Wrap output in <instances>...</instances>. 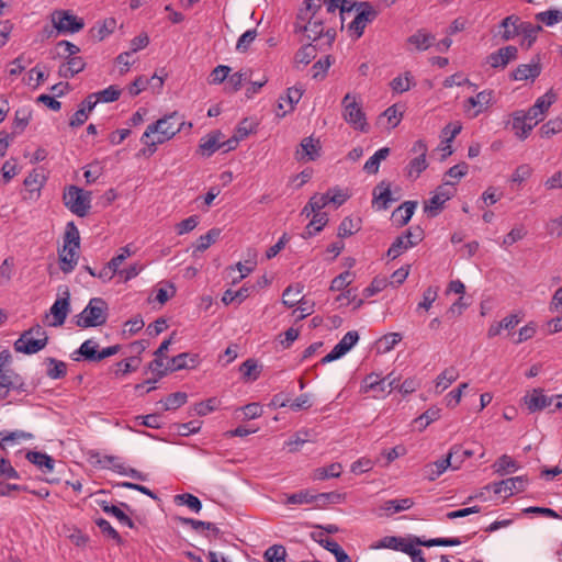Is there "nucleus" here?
Returning a JSON list of instances; mask_svg holds the SVG:
<instances>
[{
    "mask_svg": "<svg viewBox=\"0 0 562 562\" xmlns=\"http://www.w3.org/2000/svg\"><path fill=\"white\" fill-rule=\"evenodd\" d=\"M529 117L524 111H516L513 113L512 128L515 131L516 136L519 139H526L536 125L528 123Z\"/></svg>",
    "mask_w": 562,
    "mask_h": 562,
    "instance_id": "21",
    "label": "nucleus"
},
{
    "mask_svg": "<svg viewBox=\"0 0 562 562\" xmlns=\"http://www.w3.org/2000/svg\"><path fill=\"white\" fill-rule=\"evenodd\" d=\"M390 155V148L383 147L380 148L371 156L364 164L363 169L370 175H375L379 171L380 164L382 160L386 159Z\"/></svg>",
    "mask_w": 562,
    "mask_h": 562,
    "instance_id": "37",
    "label": "nucleus"
},
{
    "mask_svg": "<svg viewBox=\"0 0 562 562\" xmlns=\"http://www.w3.org/2000/svg\"><path fill=\"white\" fill-rule=\"evenodd\" d=\"M520 19L517 15H508L499 24V34L503 41H509L519 35L518 25Z\"/></svg>",
    "mask_w": 562,
    "mask_h": 562,
    "instance_id": "26",
    "label": "nucleus"
},
{
    "mask_svg": "<svg viewBox=\"0 0 562 562\" xmlns=\"http://www.w3.org/2000/svg\"><path fill=\"white\" fill-rule=\"evenodd\" d=\"M452 463L448 456L443 459L437 460L435 462L428 463L424 467V477L428 481H435L438 479Z\"/></svg>",
    "mask_w": 562,
    "mask_h": 562,
    "instance_id": "27",
    "label": "nucleus"
},
{
    "mask_svg": "<svg viewBox=\"0 0 562 562\" xmlns=\"http://www.w3.org/2000/svg\"><path fill=\"white\" fill-rule=\"evenodd\" d=\"M541 72L539 63L521 64L510 75L513 80H535Z\"/></svg>",
    "mask_w": 562,
    "mask_h": 562,
    "instance_id": "25",
    "label": "nucleus"
},
{
    "mask_svg": "<svg viewBox=\"0 0 562 562\" xmlns=\"http://www.w3.org/2000/svg\"><path fill=\"white\" fill-rule=\"evenodd\" d=\"M247 79V74L237 71L231 76L227 77V82L225 85V90L227 92L234 93L237 92L241 86L243 82Z\"/></svg>",
    "mask_w": 562,
    "mask_h": 562,
    "instance_id": "58",
    "label": "nucleus"
},
{
    "mask_svg": "<svg viewBox=\"0 0 562 562\" xmlns=\"http://www.w3.org/2000/svg\"><path fill=\"white\" fill-rule=\"evenodd\" d=\"M376 15L378 12L369 2H360L358 13L348 25L349 31L356 35V38L361 37L367 24L372 22Z\"/></svg>",
    "mask_w": 562,
    "mask_h": 562,
    "instance_id": "6",
    "label": "nucleus"
},
{
    "mask_svg": "<svg viewBox=\"0 0 562 562\" xmlns=\"http://www.w3.org/2000/svg\"><path fill=\"white\" fill-rule=\"evenodd\" d=\"M99 506L104 513L115 517L121 525L127 526L128 528L135 527L133 520L122 510L121 507L110 505L106 501L99 502Z\"/></svg>",
    "mask_w": 562,
    "mask_h": 562,
    "instance_id": "31",
    "label": "nucleus"
},
{
    "mask_svg": "<svg viewBox=\"0 0 562 562\" xmlns=\"http://www.w3.org/2000/svg\"><path fill=\"white\" fill-rule=\"evenodd\" d=\"M536 20L547 26H552L562 22V11L559 9H550L548 11L536 14Z\"/></svg>",
    "mask_w": 562,
    "mask_h": 562,
    "instance_id": "44",
    "label": "nucleus"
},
{
    "mask_svg": "<svg viewBox=\"0 0 562 562\" xmlns=\"http://www.w3.org/2000/svg\"><path fill=\"white\" fill-rule=\"evenodd\" d=\"M526 476H515L499 482L493 483L492 488L496 495L504 494L505 497L512 496L514 493H518L525 490L527 484Z\"/></svg>",
    "mask_w": 562,
    "mask_h": 562,
    "instance_id": "12",
    "label": "nucleus"
},
{
    "mask_svg": "<svg viewBox=\"0 0 562 562\" xmlns=\"http://www.w3.org/2000/svg\"><path fill=\"white\" fill-rule=\"evenodd\" d=\"M86 67V63L80 56L70 57L67 61L59 66L58 76L61 78H72L81 72Z\"/></svg>",
    "mask_w": 562,
    "mask_h": 562,
    "instance_id": "24",
    "label": "nucleus"
},
{
    "mask_svg": "<svg viewBox=\"0 0 562 562\" xmlns=\"http://www.w3.org/2000/svg\"><path fill=\"white\" fill-rule=\"evenodd\" d=\"M304 89L301 86H294L291 88H288L284 95L280 97L281 101H284L288 103L289 109L288 111H283L282 113H277V116L283 117L288 112H292L294 110L295 104L299 103L303 95Z\"/></svg>",
    "mask_w": 562,
    "mask_h": 562,
    "instance_id": "30",
    "label": "nucleus"
},
{
    "mask_svg": "<svg viewBox=\"0 0 562 562\" xmlns=\"http://www.w3.org/2000/svg\"><path fill=\"white\" fill-rule=\"evenodd\" d=\"M328 222L327 213H315L312 221L305 227L302 237L307 239L321 232Z\"/></svg>",
    "mask_w": 562,
    "mask_h": 562,
    "instance_id": "32",
    "label": "nucleus"
},
{
    "mask_svg": "<svg viewBox=\"0 0 562 562\" xmlns=\"http://www.w3.org/2000/svg\"><path fill=\"white\" fill-rule=\"evenodd\" d=\"M184 125L186 122L183 121V117L177 112H173L157 120L155 123L149 124L144 132L140 142L147 146L148 154L153 155L156 151L157 145L171 139L183 128Z\"/></svg>",
    "mask_w": 562,
    "mask_h": 562,
    "instance_id": "1",
    "label": "nucleus"
},
{
    "mask_svg": "<svg viewBox=\"0 0 562 562\" xmlns=\"http://www.w3.org/2000/svg\"><path fill=\"white\" fill-rule=\"evenodd\" d=\"M542 27L540 25H533L529 22H520L518 25L519 34H522L525 40L528 41L527 47L529 48L533 42L536 41L538 32H540Z\"/></svg>",
    "mask_w": 562,
    "mask_h": 562,
    "instance_id": "46",
    "label": "nucleus"
},
{
    "mask_svg": "<svg viewBox=\"0 0 562 562\" xmlns=\"http://www.w3.org/2000/svg\"><path fill=\"white\" fill-rule=\"evenodd\" d=\"M342 472L340 463H331L328 467L317 468L313 471V480L323 481L331 477H339Z\"/></svg>",
    "mask_w": 562,
    "mask_h": 562,
    "instance_id": "36",
    "label": "nucleus"
},
{
    "mask_svg": "<svg viewBox=\"0 0 562 562\" xmlns=\"http://www.w3.org/2000/svg\"><path fill=\"white\" fill-rule=\"evenodd\" d=\"M52 22L58 33H77L85 26V22L81 18L71 14L66 10H56L52 13Z\"/></svg>",
    "mask_w": 562,
    "mask_h": 562,
    "instance_id": "5",
    "label": "nucleus"
},
{
    "mask_svg": "<svg viewBox=\"0 0 562 562\" xmlns=\"http://www.w3.org/2000/svg\"><path fill=\"white\" fill-rule=\"evenodd\" d=\"M411 247L414 246L411 245V243L403 235H401L390 246L387 250V256L391 259H395Z\"/></svg>",
    "mask_w": 562,
    "mask_h": 562,
    "instance_id": "50",
    "label": "nucleus"
},
{
    "mask_svg": "<svg viewBox=\"0 0 562 562\" xmlns=\"http://www.w3.org/2000/svg\"><path fill=\"white\" fill-rule=\"evenodd\" d=\"M416 206V201H405L398 207H396L391 215V220L393 221L394 225L396 227L405 226L411 221Z\"/></svg>",
    "mask_w": 562,
    "mask_h": 562,
    "instance_id": "19",
    "label": "nucleus"
},
{
    "mask_svg": "<svg viewBox=\"0 0 562 562\" xmlns=\"http://www.w3.org/2000/svg\"><path fill=\"white\" fill-rule=\"evenodd\" d=\"M70 312V292L66 288L64 296L58 297L49 310V314L53 315V321L49 323L50 326L59 327L64 325L68 313Z\"/></svg>",
    "mask_w": 562,
    "mask_h": 562,
    "instance_id": "9",
    "label": "nucleus"
},
{
    "mask_svg": "<svg viewBox=\"0 0 562 562\" xmlns=\"http://www.w3.org/2000/svg\"><path fill=\"white\" fill-rule=\"evenodd\" d=\"M341 106L342 117L349 125H351L356 131H360L362 133H367L369 131L362 104L355 94L347 93L341 101Z\"/></svg>",
    "mask_w": 562,
    "mask_h": 562,
    "instance_id": "3",
    "label": "nucleus"
},
{
    "mask_svg": "<svg viewBox=\"0 0 562 562\" xmlns=\"http://www.w3.org/2000/svg\"><path fill=\"white\" fill-rule=\"evenodd\" d=\"M48 337L35 338L31 331H23L13 347L16 352L24 355H34L46 347Z\"/></svg>",
    "mask_w": 562,
    "mask_h": 562,
    "instance_id": "7",
    "label": "nucleus"
},
{
    "mask_svg": "<svg viewBox=\"0 0 562 562\" xmlns=\"http://www.w3.org/2000/svg\"><path fill=\"white\" fill-rule=\"evenodd\" d=\"M64 245L80 247V234L74 222H69L66 225V231L64 235Z\"/></svg>",
    "mask_w": 562,
    "mask_h": 562,
    "instance_id": "53",
    "label": "nucleus"
},
{
    "mask_svg": "<svg viewBox=\"0 0 562 562\" xmlns=\"http://www.w3.org/2000/svg\"><path fill=\"white\" fill-rule=\"evenodd\" d=\"M187 398H188V395L184 392H176V393L169 394L164 402L165 409L166 411L177 409L186 404Z\"/></svg>",
    "mask_w": 562,
    "mask_h": 562,
    "instance_id": "55",
    "label": "nucleus"
},
{
    "mask_svg": "<svg viewBox=\"0 0 562 562\" xmlns=\"http://www.w3.org/2000/svg\"><path fill=\"white\" fill-rule=\"evenodd\" d=\"M65 206L75 215L85 217L91 209V192L69 186L63 195Z\"/></svg>",
    "mask_w": 562,
    "mask_h": 562,
    "instance_id": "4",
    "label": "nucleus"
},
{
    "mask_svg": "<svg viewBox=\"0 0 562 562\" xmlns=\"http://www.w3.org/2000/svg\"><path fill=\"white\" fill-rule=\"evenodd\" d=\"M427 167H428V162L426 160V157L416 156L408 162V165L405 169L406 177L408 179L415 180L420 176V173L424 170H426Z\"/></svg>",
    "mask_w": 562,
    "mask_h": 562,
    "instance_id": "38",
    "label": "nucleus"
},
{
    "mask_svg": "<svg viewBox=\"0 0 562 562\" xmlns=\"http://www.w3.org/2000/svg\"><path fill=\"white\" fill-rule=\"evenodd\" d=\"M257 254L255 251L248 252V258L245 260V263L238 262L236 265V269L240 272L239 280L247 277L257 266Z\"/></svg>",
    "mask_w": 562,
    "mask_h": 562,
    "instance_id": "60",
    "label": "nucleus"
},
{
    "mask_svg": "<svg viewBox=\"0 0 562 562\" xmlns=\"http://www.w3.org/2000/svg\"><path fill=\"white\" fill-rule=\"evenodd\" d=\"M31 119V112L27 109H19L15 112L14 121H13V132L12 135L21 134L29 124Z\"/></svg>",
    "mask_w": 562,
    "mask_h": 562,
    "instance_id": "43",
    "label": "nucleus"
},
{
    "mask_svg": "<svg viewBox=\"0 0 562 562\" xmlns=\"http://www.w3.org/2000/svg\"><path fill=\"white\" fill-rule=\"evenodd\" d=\"M0 389L16 390L26 392V384L23 378L12 369L0 372Z\"/></svg>",
    "mask_w": 562,
    "mask_h": 562,
    "instance_id": "18",
    "label": "nucleus"
},
{
    "mask_svg": "<svg viewBox=\"0 0 562 562\" xmlns=\"http://www.w3.org/2000/svg\"><path fill=\"white\" fill-rule=\"evenodd\" d=\"M347 0H324L328 13H334L337 9L340 10L341 21L346 19V14L352 11L351 7H346Z\"/></svg>",
    "mask_w": 562,
    "mask_h": 562,
    "instance_id": "57",
    "label": "nucleus"
},
{
    "mask_svg": "<svg viewBox=\"0 0 562 562\" xmlns=\"http://www.w3.org/2000/svg\"><path fill=\"white\" fill-rule=\"evenodd\" d=\"M94 93L97 95V101L108 103L116 101L120 98L122 91L117 86H110Z\"/></svg>",
    "mask_w": 562,
    "mask_h": 562,
    "instance_id": "56",
    "label": "nucleus"
},
{
    "mask_svg": "<svg viewBox=\"0 0 562 562\" xmlns=\"http://www.w3.org/2000/svg\"><path fill=\"white\" fill-rule=\"evenodd\" d=\"M294 31L296 33H306V37L313 42L319 40L323 36L324 27L323 20L316 18V15H311L308 18V22L305 24H294Z\"/></svg>",
    "mask_w": 562,
    "mask_h": 562,
    "instance_id": "17",
    "label": "nucleus"
},
{
    "mask_svg": "<svg viewBox=\"0 0 562 562\" xmlns=\"http://www.w3.org/2000/svg\"><path fill=\"white\" fill-rule=\"evenodd\" d=\"M46 362L48 364L46 371L48 378L57 380L63 379L67 374V366L64 361L57 360L55 358H47Z\"/></svg>",
    "mask_w": 562,
    "mask_h": 562,
    "instance_id": "39",
    "label": "nucleus"
},
{
    "mask_svg": "<svg viewBox=\"0 0 562 562\" xmlns=\"http://www.w3.org/2000/svg\"><path fill=\"white\" fill-rule=\"evenodd\" d=\"M316 54L317 49L313 44L304 45L295 54V61L307 65L316 57Z\"/></svg>",
    "mask_w": 562,
    "mask_h": 562,
    "instance_id": "52",
    "label": "nucleus"
},
{
    "mask_svg": "<svg viewBox=\"0 0 562 562\" xmlns=\"http://www.w3.org/2000/svg\"><path fill=\"white\" fill-rule=\"evenodd\" d=\"M474 452L472 450L463 449L461 446L456 445L451 447L447 456L450 460V463H452L450 467L453 470H457L461 467L465 459L471 458Z\"/></svg>",
    "mask_w": 562,
    "mask_h": 562,
    "instance_id": "34",
    "label": "nucleus"
},
{
    "mask_svg": "<svg viewBox=\"0 0 562 562\" xmlns=\"http://www.w3.org/2000/svg\"><path fill=\"white\" fill-rule=\"evenodd\" d=\"M95 525L99 527L101 532L106 536L108 538H111L114 540L117 544H121L123 542L122 537L119 535V532L111 526V524L104 519V518H97Z\"/></svg>",
    "mask_w": 562,
    "mask_h": 562,
    "instance_id": "54",
    "label": "nucleus"
},
{
    "mask_svg": "<svg viewBox=\"0 0 562 562\" xmlns=\"http://www.w3.org/2000/svg\"><path fill=\"white\" fill-rule=\"evenodd\" d=\"M258 33L256 29H251L241 34L236 43V50L245 53L250 47L251 43L257 37Z\"/></svg>",
    "mask_w": 562,
    "mask_h": 562,
    "instance_id": "59",
    "label": "nucleus"
},
{
    "mask_svg": "<svg viewBox=\"0 0 562 562\" xmlns=\"http://www.w3.org/2000/svg\"><path fill=\"white\" fill-rule=\"evenodd\" d=\"M391 88L393 91L397 93L406 92L411 89V74L406 72L404 77L398 76L395 77L391 83Z\"/></svg>",
    "mask_w": 562,
    "mask_h": 562,
    "instance_id": "64",
    "label": "nucleus"
},
{
    "mask_svg": "<svg viewBox=\"0 0 562 562\" xmlns=\"http://www.w3.org/2000/svg\"><path fill=\"white\" fill-rule=\"evenodd\" d=\"M553 401L554 397L546 395L542 389H533L530 394L524 397V402L530 413L551 406Z\"/></svg>",
    "mask_w": 562,
    "mask_h": 562,
    "instance_id": "15",
    "label": "nucleus"
},
{
    "mask_svg": "<svg viewBox=\"0 0 562 562\" xmlns=\"http://www.w3.org/2000/svg\"><path fill=\"white\" fill-rule=\"evenodd\" d=\"M315 502L314 495L308 490H303L297 493L285 495L284 504L302 505Z\"/></svg>",
    "mask_w": 562,
    "mask_h": 562,
    "instance_id": "47",
    "label": "nucleus"
},
{
    "mask_svg": "<svg viewBox=\"0 0 562 562\" xmlns=\"http://www.w3.org/2000/svg\"><path fill=\"white\" fill-rule=\"evenodd\" d=\"M45 182V177L36 170L32 171L25 179L24 186L29 188L31 192L40 191Z\"/></svg>",
    "mask_w": 562,
    "mask_h": 562,
    "instance_id": "61",
    "label": "nucleus"
},
{
    "mask_svg": "<svg viewBox=\"0 0 562 562\" xmlns=\"http://www.w3.org/2000/svg\"><path fill=\"white\" fill-rule=\"evenodd\" d=\"M416 543L427 548L431 547H454L461 543L459 538H434L429 540L416 539Z\"/></svg>",
    "mask_w": 562,
    "mask_h": 562,
    "instance_id": "48",
    "label": "nucleus"
},
{
    "mask_svg": "<svg viewBox=\"0 0 562 562\" xmlns=\"http://www.w3.org/2000/svg\"><path fill=\"white\" fill-rule=\"evenodd\" d=\"M518 56V49L516 46H505L487 56V63L493 68L504 69L512 60H515Z\"/></svg>",
    "mask_w": 562,
    "mask_h": 562,
    "instance_id": "14",
    "label": "nucleus"
},
{
    "mask_svg": "<svg viewBox=\"0 0 562 562\" xmlns=\"http://www.w3.org/2000/svg\"><path fill=\"white\" fill-rule=\"evenodd\" d=\"M372 198V205L378 210H387L391 203L398 200L392 196L391 183L386 180H382L374 187Z\"/></svg>",
    "mask_w": 562,
    "mask_h": 562,
    "instance_id": "11",
    "label": "nucleus"
},
{
    "mask_svg": "<svg viewBox=\"0 0 562 562\" xmlns=\"http://www.w3.org/2000/svg\"><path fill=\"white\" fill-rule=\"evenodd\" d=\"M294 292V288L292 285L288 286L282 294V303L288 307H293L296 304L299 305V310L301 311V315L299 316L300 319L305 318L310 314L313 313L314 303L310 302L307 300H304V297L300 300H290L289 296L291 293Z\"/></svg>",
    "mask_w": 562,
    "mask_h": 562,
    "instance_id": "22",
    "label": "nucleus"
},
{
    "mask_svg": "<svg viewBox=\"0 0 562 562\" xmlns=\"http://www.w3.org/2000/svg\"><path fill=\"white\" fill-rule=\"evenodd\" d=\"M435 41V36L425 30H419L407 38V42L418 50L428 49Z\"/></svg>",
    "mask_w": 562,
    "mask_h": 562,
    "instance_id": "33",
    "label": "nucleus"
},
{
    "mask_svg": "<svg viewBox=\"0 0 562 562\" xmlns=\"http://www.w3.org/2000/svg\"><path fill=\"white\" fill-rule=\"evenodd\" d=\"M561 131H562V120L559 117L548 121L540 128L541 136L547 137V138L551 137L552 135H554Z\"/></svg>",
    "mask_w": 562,
    "mask_h": 562,
    "instance_id": "62",
    "label": "nucleus"
},
{
    "mask_svg": "<svg viewBox=\"0 0 562 562\" xmlns=\"http://www.w3.org/2000/svg\"><path fill=\"white\" fill-rule=\"evenodd\" d=\"M173 499L177 505H186L194 513H199L202 508L201 501L190 493L178 494L173 497Z\"/></svg>",
    "mask_w": 562,
    "mask_h": 562,
    "instance_id": "45",
    "label": "nucleus"
},
{
    "mask_svg": "<svg viewBox=\"0 0 562 562\" xmlns=\"http://www.w3.org/2000/svg\"><path fill=\"white\" fill-rule=\"evenodd\" d=\"M78 249L79 247L75 246H63V249L59 251L60 269L63 272L69 273L75 269L79 258Z\"/></svg>",
    "mask_w": 562,
    "mask_h": 562,
    "instance_id": "23",
    "label": "nucleus"
},
{
    "mask_svg": "<svg viewBox=\"0 0 562 562\" xmlns=\"http://www.w3.org/2000/svg\"><path fill=\"white\" fill-rule=\"evenodd\" d=\"M108 304L101 297H92L85 310L77 316L76 325L81 328L97 327L105 324Z\"/></svg>",
    "mask_w": 562,
    "mask_h": 562,
    "instance_id": "2",
    "label": "nucleus"
},
{
    "mask_svg": "<svg viewBox=\"0 0 562 562\" xmlns=\"http://www.w3.org/2000/svg\"><path fill=\"white\" fill-rule=\"evenodd\" d=\"M198 363V355L190 353V352H182L175 357H172L167 366L165 367L164 371H159V378H162L168 372H175L182 369H190L194 368Z\"/></svg>",
    "mask_w": 562,
    "mask_h": 562,
    "instance_id": "13",
    "label": "nucleus"
},
{
    "mask_svg": "<svg viewBox=\"0 0 562 562\" xmlns=\"http://www.w3.org/2000/svg\"><path fill=\"white\" fill-rule=\"evenodd\" d=\"M221 138H222L221 132L211 133L206 137L202 138L201 143L199 145V148H200L202 155L210 157L217 149H222Z\"/></svg>",
    "mask_w": 562,
    "mask_h": 562,
    "instance_id": "29",
    "label": "nucleus"
},
{
    "mask_svg": "<svg viewBox=\"0 0 562 562\" xmlns=\"http://www.w3.org/2000/svg\"><path fill=\"white\" fill-rule=\"evenodd\" d=\"M557 101V94L549 90L543 95L538 98L535 102V104L528 109L527 117L529 120H535V124H538L540 121L543 120L544 113L550 109V106Z\"/></svg>",
    "mask_w": 562,
    "mask_h": 562,
    "instance_id": "10",
    "label": "nucleus"
},
{
    "mask_svg": "<svg viewBox=\"0 0 562 562\" xmlns=\"http://www.w3.org/2000/svg\"><path fill=\"white\" fill-rule=\"evenodd\" d=\"M26 459L46 473L53 472L54 470L55 460L46 453L38 451H29L26 453Z\"/></svg>",
    "mask_w": 562,
    "mask_h": 562,
    "instance_id": "28",
    "label": "nucleus"
},
{
    "mask_svg": "<svg viewBox=\"0 0 562 562\" xmlns=\"http://www.w3.org/2000/svg\"><path fill=\"white\" fill-rule=\"evenodd\" d=\"M319 140L313 137H305L301 142V149L295 151V158L300 160H315L319 156Z\"/></svg>",
    "mask_w": 562,
    "mask_h": 562,
    "instance_id": "20",
    "label": "nucleus"
},
{
    "mask_svg": "<svg viewBox=\"0 0 562 562\" xmlns=\"http://www.w3.org/2000/svg\"><path fill=\"white\" fill-rule=\"evenodd\" d=\"M494 103V91L483 90L475 97H470L464 102L465 112L470 113L471 109H475L470 116L476 117L479 114L488 109Z\"/></svg>",
    "mask_w": 562,
    "mask_h": 562,
    "instance_id": "8",
    "label": "nucleus"
},
{
    "mask_svg": "<svg viewBox=\"0 0 562 562\" xmlns=\"http://www.w3.org/2000/svg\"><path fill=\"white\" fill-rule=\"evenodd\" d=\"M438 291H439V288L438 286H428L425 291H424V294H423V300L422 302H419L417 308H424L426 311H428L432 303L436 301L437 296H438Z\"/></svg>",
    "mask_w": 562,
    "mask_h": 562,
    "instance_id": "63",
    "label": "nucleus"
},
{
    "mask_svg": "<svg viewBox=\"0 0 562 562\" xmlns=\"http://www.w3.org/2000/svg\"><path fill=\"white\" fill-rule=\"evenodd\" d=\"M459 376L456 368L450 367L445 369L436 380V386L441 387V391L446 390L451 383H453Z\"/></svg>",
    "mask_w": 562,
    "mask_h": 562,
    "instance_id": "49",
    "label": "nucleus"
},
{
    "mask_svg": "<svg viewBox=\"0 0 562 562\" xmlns=\"http://www.w3.org/2000/svg\"><path fill=\"white\" fill-rule=\"evenodd\" d=\"M492 468L494 469L495 473L499 475H506L517 471L519 467L512 457L503 454L494 462Z\"/></svg>",
    "mask_w": 562,
    "mask_h": 562,
    "instance_id": "35",
    "label": "nucleus"
},
{
    "mask_svg": "<svg viewBox=\"0 0 562 562\" xmlns=\"http://www.w3.org/2000/svg\"><path fill=\"white\" fill-rule=\"evenodd\" d=\"M452 196L451 191H447L443 187H439L435 194L425 203L424 211L429 216H437L442 210L443 204Z\"/></svg>",
    "mask_w": 562,
    "mask_h": 562,
    "instance_id": "16",
    "label": "nucleus"
},
{
    "mask_svg": "<svg viewBox=\"0 0 562 562\" xmlns=\"http://www.w3.org/2000/svg\"><path fill=\"white\" fill-rule=\"evenodd\" d=\"M221 231L212 228L206 234L201 235L195 241V251L203 252L213 245L220 237Z\"/></svg>",
    "mask_w": 562,
    "mask_h": 562,
    "instance_id": "40",
    "label": "nucleus"
},
{
    "mask_svg": "<svg viewBox=\"0 0 562 562\" xmlns=\"http://www.w3.org/2000/svg\"><path fill=\"white\" fill-rule=\"evenodd\" d=\"M360 229V220L352 217H345L338 227V236L341 238L353 235Z\"/></svg>",
    "mask_w": 562,
    "mask_h": 562,
    "instance_id": "42",
    "label": "nucleus"
},
{
    "mask_svg": "<svg viewBox=\"0 0 562 562\" xmlns=\"http://www.w3.org/2000/svg\"><path fill=\"white\" fill-rule=\"evenodd\" d=\"M98 348L99 345L92 339H88L81 344L77 353H79L85 360L98 362Z\"/></svg>",
    "mask_w": 562,
    "mask_h": 562,
    "instance_id": "41",
    "label": "nucleus"
},
{
    "mask_svg": "<svg viewBox=\"0 0 562 562\" xmlns=\"http://www.w3.org/2000/svg\"><path fill=\"white\" fill-rule=\"evenodd\" d=\"M263 558L267 562H285L286 550L282 544H273L265 551Z\"/></svg>",
    "mask_w": 562,
    "mask_h": 562,
    "instance_id": "51",
    "label": "nucleus"
}]
</instances>
